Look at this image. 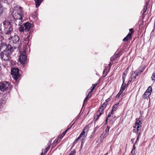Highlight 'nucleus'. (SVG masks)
I'll use <instances>...</instances> for the list:
<instances>
[{
	"mask_svg": "<svg viewBox=\"0 0 155 155\" xmlns=\"http://www.w3.org/2000/svg\"><path fill=\"white\" fill-rule=\"evenodd\" d=\"M13 51L11 45H7L5 42L1 43L0 44V57L2 60L4 61H9Z\"/></svg>",
	"mask_w": 155,
	"mask_h": 155,
	"instance_id": "nucleus-1",
	"label": "nucleus"
},
{
	"mask_svg": "<svg viewBox=\"0 0 155 155\" xmlns=\"http://www.w3.org/2000/svg\"><path fill=\"white\" fill-rule=\"evenodd\" d=\"M12 14L13 17L15 20V24L16 25H20L24 21L23 18L24 17L22 8L18 7L17 10H14Z\"/></svg>",
	"mask_w": 155,
	"mask_h": 155,
	"instance_id": "nucleus-2",
	"label": "nucleus"
},
{
	"mask_svg": "<svg viewBox=\"0 0 155 155\" xmlns=\"http://www.w3.org/2000/svg\"><path fill=\"white\" fill-rule=\"evenodd\" d=\"M4 27V32L6 34H11L13 31L12 26L10 22L4 21L3 22Z\"/></svg>",
	"mask_w": 155,
	"mask_h": 155,
	"instance_id": "nucleus-3",
	"label": "nucleus"
},
{
	"mask_svg": "<svg viewBox=\"0 0 155 155\" xmlns=\"http://www.w3.org/2000/svg\"><path fill=\"white\" fill-rule=\"evenodd\" d=\"M10 84L6 81L0 83V90L4 92L10 89Z\"/></svg>",
	"mask_w": 155,
	"mask_h": 155,
	"instance_id": "nucleus-4",
	"label": "nucleus"
},
{
	"mask_svg": "<svg viewBox=\"0 0 155 155\" xmlns=\"http://www.w3.org/2000/svg\"><path fill=\"white\" fill-rule=\"evenodd\" d=\"M31 27V24L28 22H26L20 26L19 27V31L21 33H24L25 31H28L30 30Z\"/></svg>",
	"mask_w": 155,
	"mask_h": 155,
	"instance_id": "nucleus-5",
	"label": "nucleus"
},
{
	"mask_svg": "<svg viewBox=\"0 0 155 155\" xmlns=\"http://www.w3.org/2000/svg\"><path fill=\"white\" fill-rule=\"evenodd\" d=\"M26 49H25L23 50V51L22 52L19 56V61L22 64H24L26 63L27 60V58L26 54Z\"/></svg>",
	"mask_w": 155,
	"mask_h": 155,
	"instance_id": "nucleus-6",
	"label": "nucleus"
},
{
	"mask_svg": "<svg viewBox=\"0 0 155 155\" xmlns=\"http://www.w3.org/2000/svg\"><path fill=\"white\" fill-rule=\"evenodd\" d=\"M142 123L138 120L136 119V122L134 125L133 126L134 128H135L133 130V132L135 133H138L140 132L139 131L140 130L141 127Z\"/></svg>",
	"mask_w": 155,
	"mask_h": 155,
	"instance_id": "nucleus-7",
	"label": "nucleus"
},
{
	"mask_svg": "<svg viewBox=\"0 0 155 155\" xmlns=\"http://www.w3.org/2000/svg\"><path fill=\"white\" fill-rule=\"evenodd\" d=\"M19 69L18 68H13L11 71V74L14 79L16 80L19 77Z\"/></svg>",
	"mask_w": 155,
	"mask_h": 155,
	"instance_id": "nucleus-8",
	"label": "nucleus"
},
{
	"mask_svg": "<svg viewBox=\"0 0 155 155\" xmlns=\"http://www.w3.org/2000/svg\"><path fill=\"white\" fill-rule=\"evenodd\" d=\"M19 39V36L18 35H15L11 37L10 42L15 44L18 42Z\"/></svg>",
	"mask_w": 155,
	"mask_h": 155,
	"instance_id": "nucleus-9",
	"label": "nucleus"
},
{
	"mask_svg": "<svg viewBox=\"0 0 155 155\" xmlns=\"http://www.w3.org/2000/svg\"><path fill=\"white\" fill-rule=\"evenodd\" d=\"M110 129V127L107 126L105 130L104 131L103 133L101 135V138H104L106 137L109 134V131Z\"/></svg>",
	"mask_w": 155,
	"mask_h": 155,
	"instance_id": "nucleus-10",
	"label": "nucleus"
},
{
	"mask_svg": "<svg viewBox=\"0 0 155 155\" xmlns=\"http://www.w3.org/2000/svg\"><path fill=\"white\" fill-rule=\"evenodd\" d=\"M97 85V84H92V86L90 88L91 91L89 93V94L85 99L84 101V102L86 101L88 98H90L91 97V95H89V94L90 93L92 92L93 90L94 89L95 87Z\"/></svg>",
	"mask_w": 155,
	"mask_h": 155,
	"instance_id": "nucleus-11",
	"label": "nucleus"
},
{
	"mask_svg": "<svg viewBox=\"0 0 155 155\" xmlns=\"http://www.w3.org/2000/svg\"><path fill=\"white\" fill-rule=\"evenodd\" d=\"M86 128L87 127H85L84 128L83 131L80 134L79 137L77 138V140H78L80 138H81V139L83 140L86 137V135L85 134V130Z\"/></svg>",
	"mask_w": 155,
	"mask_h": 155,
	"instance_id": "nucleus-12",
	"label": "nucleus"
},
{
	"mask_svg": "<svg viewBox=\"0 0 155 155\" xmlns=\"http://www.w3.org/2000/svg\"><path fill=\"white\" fill-rule=\"evenodd\" d=\"M139 71L137 70L135 71L134 72H132L131 79L132 80H134L136 78V77L139 75Z\"/></svg>",
	"mask_w": 155,
	"mask_h": 155,
	"instance_id": "nucleus-13",
	"label": "nucleus"
},
{
	"mask_svg": "<svg viewBox=\"0 0 155 155\" xmlns=\"http://www.w3.org/2000/svg\"><path fill=\"white\" fill-rule=\"evenodd\" d=\"M30 38V34L28 35L27 37L25 39L24 41H25V44L26 45V49L28 48L29 45V40Z\"/></svg>",
	"mask_w": 155,
	"mask_h": 155,
	"instance_id": "nucleus-14",
	"label": "nucleus"
},
{
	"mask_svg": "<svg viewBox=\"0 0 155 155\" xmlns=\"http://www.w3.org/2000/svg\"><path fill=\"white\" fill-rule=\"evenodd\" d=\"M107 103H104L101 106L100 108L99 109V111L103 112V110L106 108L107 106Z\"/></svg>",
	"mask_w": 155,
	"mask_h": 155,
	"instance_id": "nucleus-15",
	"label": "nucleus"
},
{
	"mask_svg": "<svg viewBox=\"0 0 155 155\" xmlns=\"http://www.w3.org/2000/svg\"><path fill=\"white\" fill-rule=\"evenodd\" d=\"M131 38V33H128L127 36L123 39V41H126Z\"/></svg>",
	"mask_w": 155,
	"mask_h": 155,
	"instance_id": "nucleus-16",
	"label": "nucleus"
},
{
	"mask_svg": "<svg viewBox=\"0 0 155 155\" xmlns=\"http://www.w3.org/2000/svg\"><path fill=\"white\" fill-rule=\"evenodd\" d=\"M103 112L101 111L100 112L98 111V112H97V115L95 116L94 117V119H95L96 120H97L98 119L99 117L103 114Z\"/></svg>",
	"mask_w": 155,
	"mask_h": 155,
	"instance_id": "nucleus-17",
	"label": "nucleus"
},
{
	"mask_svg": "<svg viewBox=\"0 0 155 155\" xmlns=\"http://www.w3.org/2000/svg\"><path fill=\"white\" fill-rule=\"evenodd\" d=\"M43 0H35L36 8L38 7L40 5Z\"/></svg>",
	"mask_w": 155,
	"mask_h": 155,
	"instance_id": "nucleus-18",
	"label": "nucleus"
},
{
	"mask_svg": "<svg viewBox=\"0 0 155 155\" xmlns=\"http://www.w3.org/2000/svg\"><path fill=\"white\" fill-rule=\"evenodd\" d=\"M150 94V93H147V92H145L143 95V97L144 99H146L147 97H148Z\"/></svg>",
	"mask_w": 155,
	"mask_h": 155,
	"instance_id": "nucleus-19",
	"label": "nucleus"
},
{
	"mask_svg": "<svg viewBox=\"0 0 155 155\" xmlns=\"http://www.w3.org/2000/svg\"><path fill=\"white\" fill-rule=\"evenodd\" d=\"M118 104H116L114 105L113 106L112 109V112H113L114 111H115L117 110V108L118 106Z\"/></svg>",
	"mask_w": 155,
	"mask_h": 155,
	"instance_id": "nucleus-20",
	"label": "nucleus"
},
{
	"mask_svg": "<svg viewBox=\"0 0 155 155\" xmlns=\"http://www.w3.org/2000/svg\"><path fill=\"white\" fill-rule=\"evenodd\" d=\"M2 33L1 32H0V41L2 42H2H4L3 41H5V40H4L3 37L2 36Z\"/></svg>",
	"mask_w": 155,
	"mask_h": 155,
	"instance_id": "nucleus-21",
	"label": "nucleus"
},
{
	"mask_svg": "<svg viewBox=\"0 0 155 155\" xmlns=\"http://www.w3.org/2000/svg\"><path fill=\"white\" fill-rule=\"evenodd\" d=\"M67 131V130H66L64 132L61 134L60 137H59L58 138V139L59 140H61V138L64 137V136L65 135Z\"/></svg>",
	"mask_w": 155,
	"mask_h": 155,
	"instance_id": "nucleus-22",
	"label": "nucleus"
},
{
	"mask_svg": "<svg viewBox=\"0 0 155 155\" xmlns=\"http://www.w3.org/2000/svg\"><path fill=\"white\" fill-rule=\"evenodd\" d=\"M126 84H122L121 86V87L120 90H121V91H124L125 90V87H126Z\"/></svg>",
	"mask_w": 155,
	"mask_h": 155,
	"instance_id": "nucleus-23",
	"label": "nucleus"
},
{
	"mask_svg": "<svg viewBox=\"0 0 155 155\" xmlns=\"http://www.w3.org/2000/svg\"><path fill=\"white\" fill-rule=\"evenodd\" d=\"M152 88L150 86L147 89V91H146V92H147V93H150V92L152 91Z\"/></svg>",
	"mask_w": 155,
	"mask_h": 155,
	"instance_id": "nucleus-24",
	"label": "nucleus"
},
{
	"mask_svg": "<svg viewBox=\"0 0 155 155\" xmlns=\"http://www.w3.org/2000/svg\"><path fill=\"white\" fill-rule=\"evenodd\" d=\"M136 133L138 134V136H137V140H136V141L135 142V144L136 143L137 141H138L139 140V137L140 135V132H139L138 133Z\"/></svg>",
	"mask_w": 155,
	"mask_h": 155,
	"instance_id": "nucleus-25",
	"label": "nucleus"
},
{
	"mask_svg": "<svg viewBox=\"0 0 155 155\" xmlns=\"http://www.w3.org/2000/svg\"><path fill=\"white\" fill-rule=\"evenodd\" d=\"M76 152L74 150L72 151L69 153L68 155H74L75 154Z\"/></svg>",
	"mask_w": 155,
	"mask_h": 155,
	"instance_id": "nucleus-26",
	"label": "nucleus"
},
{
	"mask_svg": "<svg viewBox=\"0 0 155 155\" xmlns=\"http://www.w3.org/2000/svg\"><path fill=\"white\" fill-rule=\"evenodd\" d=\"M113 112H112L111 111L108 114L106 120H107L108 118L110 117L111 116V115L113 114Z\"/></svg>",
	"mask_w": 155,
	"mask_h": 155,
	"instance_id": "nucleus-27",
	"label": "nucleus"
},
{
	"mask_svg": "<svg viewBox=\"0 0 155 155\" xmlns=\"http://www.w3.org/2000/svg\"><path fill=\"white\" fill-rule=\"evenodd\" d=\"M151 78L152 80L155 81V73H153L152 74Z\"/></svg>",
	"mask_w": 155,
	"mask_h": 155,
	"instance_id": "nucleus-28",
	"label": "nucleus"
},
{
	"mask_svg": "<svg viewBox=\"0 0 155 155\" xmlns=\"http://www.w3.org/2000/svg\"><path fill=\"white\" fill-rule=\"evenodd\" d=\"M3 8H0V16L2 15L3 12Z\"/></svg>",
	"mask_w": 155,
	"mask_h": 155,
	"instance_id": "nucleus-29",
	"label": "nucleus"
},
{
	"mask_svg": "<svg viewBox=\"0 0 155 155\" xmlns=\"http://www.w3.org/2000/svg\"><path fill=\"white\" fill-rule=\"evenodd\" d=\"M147 10V8L146 7L144 8L143 9V15H144V14L145 13V12H146Z\"/></svg>",
	"mask_w": 155,
	"mask_h": 155,
	"instance_id": "nucleus-30",
	"label": "nucleus"
},
{
	"mask_svg": "<svg viewBox=\"0 0 155 155\" xmlns=\"http://www.w3.org/2000/svg\"><path fill=\"white\" fill-rule=\"evenodd\" d=\"M50 147H47L46 148V150H45V151H44V153H46L47 151L49 149Z\"/></svg>",
	"mask_w": 155,
	"mask_h": 155,
	"instance_id": "nucleus-31",
	"label": "nucleus"
},
{
	"mask_svg": "<svg viewBox=\"0 0 155 155\" xmlns=\"http://www.w3.org/2000/svg\"><path fill=\"white\" fill-rule=\"evenodd\" d=\"M74 124V123L72 125H70V126H68V128L66 130H67V131L69 129H70L71 127L72 126V125Z\"/></svg>",
	"mask_w": 155,
	"mask_h": 155,
	"instance_id": "nucleus-32",
	"label": "nucleus"
},
{
	"mask_svg": "<svg viewBox=\"0 0 155 155\" xmlns=\"http://www.w3.org/2000/svg\"><path fill=\"white\" fill-rule=\"evenodd\" d=\"M129 31H130V32H131V33H131V35L132 33L134 32L133 29L132 28L130 29H129Z\"/></svg>",
	"mask_w": 155,
	"mask_h": 155,
	"instance_id": "nucleus-33",
	"label": "nucleus"
},
{
	"mask_svg": "<svg viewBox=\"0 0 155 155\" xmlns=\"http://www.w3.org/2000/svg\"><path fill=\"white\" fill-rule=\"evenodd\" d=\"M125 78L124 77V76H123L122 77V79H123V84H124V81H125Z\"/></svg>",
	"mask_w": 155,
	"mask_h": 155,
	"instance_id": "nucleus-34",
	"label": "nucleus"
},
{
	"mask_svg": "<svg viewBox=\"0 0 155 155\" xmlns=\"http://www.w3.org/2000/svg\"><path fill=\"white\" fill-rule=\"evenodd\" d=\"M0 8H3V6L2 4L1 1H0Z\"/></svg>",
	"mask_w": 155,
	"mask_h": 155,
	"instance_id": "nucleus-35",
	"label": "nucleus"
},
{
	"mask_svg": "<svg viewBox=\"0 0 155 155\" xmlns=\"http://www.w3.org/2000/svg\"><path fill=\"white\" fill-rule=\"evenodd\" d=\"M131 153L132 155H134L135 153H134V150H132L131 151Z\"/></svg>",
	"mask_w": 155,
	"mask_h": 155,
	"instance_id": "nucleus-36",
	"label": "nucleus"
},
{
	"mask_svg": "<svg viewBox=\"0 0 155 155\" xmlns=\"http://www.w3.org/2000/svg\"><path fill=\"white\" fill-rule=\"evenodd\" d=\"M123 92V91H121V90H120L118 94H119L120 95H121L122 93Z\"/></svg>",
	"mask_w": 155,
	"mask_h": 155,
	"instance_id": "nucleus-37",
	"label": "nucleus"
},
{
	"mask_svg": "<svg viewBox=\"0 0 155 155\" xmlns=\"http://www.w3.org/2000/svg\"><path fill=\"white\" fill-rule=\"evenodd\" d=\"M140 68H139V71H139V74H140L141 73H142V72H143V70H141V71L140 70Z\"/></svg>",
	"mask_w": 155,
	"mask_h": 155,
	"instance_id": "nucleus-38",
	"label": "nucleus"
},
{
	"mask_svg": "<svg viewBox=\"0 0 155 155\" xmlns=\"http://www.w3.org/2000/svg\"><path fill=\"white\" fill-rule=\"evenodd\" d=\"M124 76L125 77V78H126V74L125 73V72H123V76Z\"/></svg>",
	"mask_w": 155,
	"mask_h": 155,
	"instance_id": "nucleus-39",
	"label": "nucleus"
},
{
	"mask_svg": "<svg viewBox=\"0 0 155 155\" xmlns=\"http://www.w3.org/2000/svg\"><path fill=\"white\" fill-rule=\"evenodd\" d=\"M120 94H117V96H116V97H117V98H119V97H120Z\"/></svg>",
	"mask_w": 155,
	"mask_h": 155,
	"instance_id": "nucleus-40",
	"label": "nucleus"
},
{
	"mask_svg": "<svg viewBox=\"0 0 155 155\" xmlns=\"http://www.w3.org/2000/svg\"><path fill=\"white\" fill-rule=\"evenodd\" d=\"M78 140H77V139L75 140L74 141V142L73 143V145H74V144L76 143L77 142V141Z\"/></svg>",
	"mask_w": 155,
	"mask_h": 155,
	"instance_id": "nucleus-41",
	"label": "nucleus"
},
{
	"mask_svg": "<svg viewBox=\"0 0 155 155\" xmlns=\"http://www.w3.org/2000/svg\"><path fill=\"white\" fill-rule=\"evenodd\" d=\"M135 144H134L133 146V148L132 150H135V149H136V147L135 146Z\"/></svg>",
	"mask_w": 155,
	"mask_h": 155,
	"instance_id": "nucleus-42",
	"label": "nucleus"
},
{
	"mask_svg": "<svg viewBox=\"0 0 155 155\" xmlns=\"http://www.w3.org/2000/svg\"><path fill=\"white\" fill-rule=\"evenodd\" d=\"M114 57H112L111 58H110V60H113V59H114Z\"/></svg>",
	"mask_w": 155,
	"mask_h": 155,
	"instance_id": "nucleus-43",
	"label": "nucleus"
},
{
	"mask_svg": "<svg viewBox=\"0 0 155 155\" xmlns=\"http://www.w3.org/2000/svg\"><path fill=\"white\" fill-rule=\"evenodd\" d=\"M132 79H131V80H129V81H128V84H129V83L130 82L132 81Z\"/></svg>",
	"mask_w": 155,
	"mask_h": 155,
	"instance_id": "nucleus-44",
	"label": "nucleus"
},
{
	"mask_svg": "<svg viewBox=\"0 0 155 155\" xmlns=\"http://www.w3.org/2000/svg\"><path fill=\"white\" fill-rule=\"evenodd\" d=\"M145 68L144 67H142V70L143 71L145 69Z\"/></svg>",
	"mask_w": 155,
	"mask_h": 155,
	"instance_id": "nucleus-45",
	"label": "nucleus"
},
{
	"mask_svg": "<svg viewBox=\"0 0 155 155\" xmlns=\"http://www.w3.org/2000/svg\"><path fill=\"white\" fill-rule=\"evenodd\" d=\"M41 155H44L43 152L41 153Z\"/></svg>",
	"mask_w": 155,
	"mask_h": 155,
	"instance_id": "nucleus-46",
	"label": "nucleus"
},
{
	"mask_svg": "<svg viewBox=\"0 0 155 155\" xmlns=\"http://www.w3.org/2000/svg\"><path fill=\"white\" fill-rule=\"evenodd\" d=\"M117 56H116V57H115V59H116V58H117Z\"/></svg>",
	"mask_w": 155,
	"mask_h": 155,
	"instance_id": "nucleus-47",
	"label": "nucleus"
}]
</instances>
